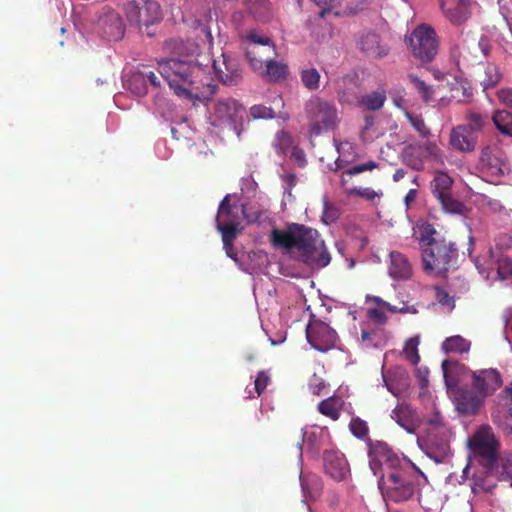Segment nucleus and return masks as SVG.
<instances>
[{
    "instance_id": "obj_55",
    "label": "nucleus",
    "mask_w": 512,
    "mask_h": 512,
    "mask_svg": "<svg viewBox=\"0 0 512 512\" xmlns=\"http://www.w3.org/2000/svg\"><path fill=\"white\" fill-rule=\"evenodd\" d=\"M434 289L435 298L441 305L451 306L452 308L454 307V300L445 289L439 286H436Z\"/></svg>"
},
{
    "instance_id": "obj_11",
    "label": "nucleus",
    "mask_w": 512,
    "mask_h": 512,
    "mask_svg": "<svg viewBox=\"0 0 512 512\" xmlns=\"http://www.w3.org/2000/svg\"><path fill=\"white\" fill-rule=\"evenodd\" d=\"M356 49L368 59H383L390 53L389 43L373 29H364L355 35Z\"/></svg>"
},
{
    "instance_id": "obj_32",
    "label": "nucleus",
    "mask_w": 512,
    "mask_h": 512,
    "mask_svg": "<svg viewBox=\"0 0 512 512\" xmlns=\"http://www.w3.org/2000/svg\"><path fill=\"white\" fill-rule=\"evenodd\" d=\"M126 87L137 97L145 96L147 94L145 72H133L126 81Z\"/></svg>"
},
{
    "instance_id": "obj_35",
    "label": "nucleus",
    "mask_w": 512,
    "mask_h": 512,
    "mask_svg": "<svg viewBox=\"0 0 512 512\" xmlns=\"http://www.w3.org/2000/svg\"><path fill=\"white\" fill-rule=\"evenodd\" d=\"M391 417L404 429L410 431L412 425L413 411L409 405L399 404L392 411Z\"/></svg>"
},
{
    "instance_id": "obj_39",
    "label": "nucleus",
    "mask_w": 512,
    "mask_h": 512,
    "mask_svg": "<svg viewBox=\"0 0 512 512\" xmlns=\"http://www.w3.org/2000/svg\"><path fill=\"white\" fill-rule=\"evenodd\" d=\"M301 82L309 90H317L320 84V73L315 68L303 69L300 72Z\"/></svg>"
},
{
    "instance_id": "obj_7",
    "label": "nucleus",
    "mask_w": 512,
    "mask_h": 512,
    "mask_svg": "<svg viewBox=\"0 0 512 512\" xmlns=\"http://www.w3.org/2000/svg\"><path fill=\"white\" fill-rule=\"evenodd\" d=\"M305 113L310 122V132L320 135L323 129H333L339 118L335 104L313 96L305 104Z\"/></svg>"
},
{
    "instance_id": "obj_43",
    "label": "nucleus",
    "mask_w": 512,
    "mask_h": 512,
    "mask_svg": "<svg viewBox=\"0 0 512 512\" xmlns=\"http://www.w3.org/2000/svg\"><path fill=\"white\" fill-rule=\"evenodd\" d=\"M376 167H377V164L374 161H368L366 163L358 164V165H355V166L347 169L341 175V185H342V187L346 188V184L348 182V179L346 178L347 176L351 177L353 175H357V174L363 173L365 171H371V170H373Z\"/></svg>"
},
{
    "instance_id": "obj_8",
    "label": "nucleus",
    "mask_w": 512,
    "mask_h": 512,
    "mask_svg": "<svg viewBox=\"0 0 512 512\" xmlns=\"http://www.w3.org/2000/svg\"><path fill=\"white\" fill-rule=\"evenodd\" d=\"M477 170L493 180H498L512 172L506 153L495 145H486L480 151Z\"/></svg>"
},
{
    "instance_id": "obj_57",
    "label": "nucleus",
    "mask_w": 512,
    "mask_h": 512,
    "mask_svg": "<svg viewBox=\"0 0 512 512\" xmlns=\"http://www.w3.org/2000/svg\"><path fill=\"white\" fill-rule=\"evenodd\" d=\"M316 5L323 7L320 12L321 16H324L326 13L330 12L334 7H338L341 5L343 0H312Z\"/></svg>"
},
{
    "instance_id": "obj_40",
    "label": "nucleus",
    "mask_w": 512,
    "mask_h": 512,
    "mask_svg": "<svg viewBox=\"0 0 512 512\" xmlns=\"http://www.w3.org/2000/svg\"><path fill=\"white\" fill-rule=\"evenodd\" d=\"M264 67L266 69H263V71L269 76L271 80L278 81L284 79L286 76V66L280 62L274 61L273 58H270Z\"/></svg>"
},
{
    "instance_id": "obj_10",
    "label": "nucleus",
    "mask_w": 512,
    "mask_h": 512,
    "mask_svg": "<svg viewBox=\"0 0 512 512\" xmlns=\"http://www.w3.org/2000/svg\"><path fill=\"white\" fill-rule=\"evenodd\" d=\"M244 108L235 99H219L209 117L210 124L215 128L238 132V124L242 121Z\"/></svg>"
},
{
    "instance_id": "obj_13",
    "label": "nucleus",
    "mask_w": 512,
    "mask_h": 512,
    "mask_svg": "<svg viewBox=\"0 0 512 512\" xmlns=\"http://www.w3.org/2000/svg\"><path fill=\"white\" fill-rule=\"evenodd\" d=\"M309 344L320 352H327L336 345L337 333L328 324L320 320L311 321L306 328Z\"/></svg>"
},
{
    "instance_id": "obj_4",
    "label": "nucleus",
    "mask_w": 512,
    "mask_h": 512,
    "mask_svg": "<svg viewBox=\"0 0 512 512\" xmlns=\"http://www.w3.org/2000/svg\"><path fill=\"white\" fill-rule=\"evenodd\" d=\"M418 240L424 271L429 275L445 276L457 260L458 252L454 243L440 238L430 223L419 227Z\"/></svg>"
},
{
    "instance_id": "obj_44",
    "label": "nucleus",
    "mask_w": 512,
    "mask_h": 512,
    "mask_svg": "<svg viewBox=\"0 0 512 512\" xmlns=\"http://www.w3.org/2000/svg\"><path fill=\"white\" fill-rule=\"evenodd\" d=\"M240 223L216 224V229L221 233L222 242H233L239 234Z\"/></svg>"
},
{
    "instance_id": "obj_50",
    "label": "nucleus",
    "mask_w": 512,
    "mask_h": 512,
    "mask_svg": "<svg viewBox=\"0 0 512 512\" xmlns=\"http://www.w3.org/2000/svg\"><path fill=\"white\" fill-rule=\"evenodd\" d=\"M346 191H347L348 195L359 196V197L364 198L370 202H373L376 198H380V196H381V193H377L376 191H374L372 188H369V187H367V188L353 187L350 189L346 188Z\"/></svg>"
},
{
    "instance_id": "obj_30",
    "label": "nucleus",
    "mask_w": 512,
    "mask_h": 512,
    "mask_svg": "<svg viewBox=\"0 0 512 512\" xmlns=\"http://www.w3.org/2000/svg\"><path fill=\"white\" fill-rule=\"evenodd\" d=\"M386 92L383 89L365 94L360 99V105L369 111L380 110L386 101Z\"/></svg>"
},
{
    "instance_id": "obj_27",
    "label": "nucleus",
    "mask_w": 512,
    "mask_h": 512,
    "mask_svg": "<svg viewBox=\"0 0 512 512\" xmlns=\"http://www.w3.org/2000/svg\"><path fill=\"white\" fill-rule=\"evenodd\" d=\"M300 482L305 501H314L320 497L323 485L319 476L315 474L301 475Z\"/></svg>"
},
{
    "instance_id": "obj_51",
    "label": "nucleus",
    "mask_w": 512,
    "mask_h": 512,
    "mask_svg": "<svg viewBox=\"0 0 512 512\" xmlns=\"http://www.w3.org/2000/svg\"><path fill=\"white\" fill-rule=\"evenodd\" d=\"M308 387L313 395L320 396L327 388V384L322 377L314 373L309 379Z\"/></svg>"
},
{
    "instance_id": "obj_34",
    "label": "nucleus",
    "mask_w": 512,
    "mask_h": 512,
    "mask_svg": "<svg viewBox=\"0 0 512 512\" xmlns=\"http://www.w3.org/2000/svg\"><path fill=\"white\" fill-rule=\"evenodd\" d=\"M492 120L501 134L512 137V112L498 110L494 113Z\"/></svg>"
},
{
    "instance_id": "obj_45",
    "label": "nucleus",
    "mask_w": 512,
    "mask_h": 512,
    "mask_svg": "<svg viewBox=\"0 0 512 512\" xmlns=\"http://www.w3.org/2000/svg\"><path fill=\"white\" fill-rule=\"evenodd\" d=\"M405 117L421 137H427L428 135H430V129L426 126L424 119L421 115L413 114L406 111Z\"/></svg>"
},
{
    "instance_id": "obj_52",
    "label": "nucleus",
    "mask_w": 512,
    "mask_h": 512,
    "mask_svg": "<svg viewBox=\"0 0 512 512\" xmlns=\"http://www.w3.org/2000/svg\"><path fill=\"white\" fill-rule=\"evenodd\" d=\"M497 274L501 280L512 279V258H503L498 261Z\"/></svg>"
},
{
    "instance_id": "obj_64",
    "label": "nucleus",
    "mask_w": 512,
    "mask_h": 512,
    "mask_svg": "<svg viewBox=\"0 0 512 512\" xmlns=\"http://www.w3.org/2000/svg\"><path fill=\"white\" fill-rule=\"evenodd\" d=\"M374 335H375V333L373 331L362 330V332H361L362 343H364L366 345V347L373 345L372 338Z\"/></svg>"
},
{
    "instance_id": "obj_61",
    "label": "nucleus",
    "mask_w": 512,
    "mask_h": 512,
    "mask_svg": "<svg viewBox=\"0 0 512 512\" xmlns=\"http://www.w3.org/2000/svg\"><path fill=\"white\" fill-rule=\"evenodd\" d=\"M492 71L494 72V75L484 82L485 89L495 86L500 81V74L495 68L487 69V73H491Z\"/></svg>"
},
{
    "instance_id": "obj_42",
    "label": "nucleus",
    "mask_w": 512,
    "mask_h": 512,
    "mask_svg": "<svg viewBox=\"0 0 512 512\" xmlns=\"http://www.w3.org/2000/svg\"><path fill=\"white\" fill-rule=\"evenodd\" d=\"M466 119L468 123L462 124L461 126L466 127L468 131L476 133L478 135V132L482 130L485 123L487 122L488 117L483 116L482 114L477 112H468Z\"/></svg>"
},
{
    "instance_id": "obj_41",
    "label": "nucleus",
    "mask_w": 512,
    "mask_h": 512,
    "mask_svg": "<svg viewBox=\"0 0 512 512\" xmlns=\"http://www.w3.org/2000/svg\"><path fill=\"white\" fill-rule=\"evenodd\" d=\"M292 145L291 135L284 131H278L273 141V147L277 154L285 155Z\"/></svg>"
},
{
    "instance_id": "obj_58",
    "label": "nucleus",
    "mask_w": 512,
    "mask_h": 512,
    "mask_svg": "<svg viewBox=\"0 0 512 512\" xmlns=\"http://www.w3.org/2000/svg\"><path fill=\"white\" fill-rule=\"evenodd\" d=\"M498 100L512 109V88H502L497 92Z\"/></svg>"
},
{
    "instance_id": "obj_33",
    "label": "nucleus",
    "mask_w": 512,
    "mask_h": 512,
    "mask_svg": "<svg viewBox=\"0 0 512 512\" xmlns=\"http://www.w3.org/2000/svg\"><path fill=\"white\" fill-rule=\"evenodd\" d=\"M503 397L505 399V407L508 415V419L511 422L502 423L500 417L498 415L492 414V419L495 424L498 426H502L503 429L512 435V383H509L504 390L502 391Z\"/></svg>"
},
{
    "instance_id": "obj_2",
    "label": "nucleus",
    "mask_w": 512,
    "mask_h": 512,
    "mask_svg": "<svg viewBox=\"0 0 512 512\" xmlns=\"http://www.w3.org/2000/svg\"><path fill=\"white\" fill-rule=\"evenodd\" d=\"M158 72L179 97L188 99L196 106L207 105L217 90V84L199 65L176 58L162 60Z\"/></svg>"
},
{
    "instance_id": "obj_14",
    "label": "nucleus",
    "mask_w": 512,
    "mask_h": 512,
    "mask_svg": "<svg viewBox=\"0 0 512 512\" xmlns=\"http://www.w3.org/2000/svg\"><path fill=\"white\" fill-rule=\"evenodd\" d=\"M97 33L107 39L118 41L125 31L124 23L121 16L110 8H104L95 23Z\"/></svg>"
},
{
    "instance_id": "obj_20",
    "label": "nucleus",
    "mask_w": 512,
    "mask_h": 512,
    "mask_svg": "<svg viewBox=\"0 0 512 512\" xmlns=\"http://www.w3.org/2000/svg\"><path fill=\"white\" fill-rule=\"evenodd\" d=\"M477 143L478 135L468 131L464 126H455L450 131L449 145L455 151L461 153L473 152Z\"/></svg>"
},
{
    "instance_id": "obj_25",
    "label": "nucleus",
    "mask_w": 512,
    "mask_h": 512,
    "mask_svg": "<svg viewBox=\"0 0 512 512\" xmlns=\"http://www.w3.org/2000/svg\"><path fill=\"white\" fill-rule=\"evenodd\" d=\"M344 405L345 401L342 397L333 395L320 401L317 405V410L320 414L332 421H337L341 416Z\"/></svg>"
},
{
    "instance_id": "obj_56",
    "label": "nucleus",
    "mask_w": 512,
    "mask_h": 512,
    "mask_svg": "<svg viewBox=\"0 0 512 512\" xmlns=\"http://www.w3.org/2000/svg\"><path fill=\"white\" fill-rule=\"evenodd\" d=\"M248 39L250 41L249 45H261L262 47L273 45L269 37L258 35L255 31L249 32Z\"/></svg>"
},
{
    "instance_id": "obj_6",
    "label": "nucleus",
    "mask_w": 512,
    "mask_h": 512,
    "mask_svg": "<svg viewBox=\"0 0 512 512\" xmlns=\"http://www.w3.org/2000/svg\"><path fill=\"white\" fill-rule=\"evenodd\" d=\"M124 12L128 22L151 37L150 28L159 24L163 18L160 4L155 0H127Z\"/></svg>"
},
{
    "instance_id": "obj_62",
    "label": "nucleus",
    "mask_w": 512,
    "mask_h": 512,
    "mask_svg": "<svg viewBox=\"0 0 512 512\" xmlns=\"http://www.w3.org/2000/svg\"><path fill=\"white\" fill-rule=\"evenodd\" d=\"M307 444L313 449L315 452H318L321 448V443L316 438V433L311 432L307 436Z\"/></svg>"
},
{
    "instance_id": "obj_54",
    "label": "nucleus",
    "mask_w": 512,
    "mask_h": 512,
    "mask_svg": "<svg viewBox=\"0 0 512 512\" xmlns=\"http://www.w3.org/2000/svg\"><path fill=\"white\" fill-rule=\"evenodd\" d=\"M417 148L418 151L421 152L423 158L426 156L438 158L441 153L437 144L433 142H426L423 145H418Z\"/></svg>"
},
{
    "instance_id": "obj_47",
    "label": "nucleus",
    "mask_w": 512,
    "mask_h": 512,
    "mask_svg": "<svg viewBox=\"0 0 512 512\" xmlns=\"http://www.w3.org/2000/svg\"><path fill=\"white\" fill-rule=\"evenodd\" d=\"M349 429L351 433L359 438L363 439L368 436L369 428L367 423L359 417H353L349 423Z\"/></svg>"
},
{
    "instance_id": "obj_9",
    "label": "nucleus",
    "mask_w": 512,
    "mask_h": 512,
    "mask_svg": "<svg viewBox=\"0 0 512 512\" xmlns=\"http://www.w3.org/2000/svg\"><path fill=\"white\" fill-rule=\"evenodd\" d=\"M406 40L412 55L423 63L432 61L438 52L436 33L430 26H417Z\"/></svg>"
},
{
    "instance_id": "obj_5",
    "label": "nucleus",
    "mask_w": 512,
    "mask_h": 512,
    "mask_svg": "<svg viewBox=\"0 0 512 512\" xmlns=\"http://www.w3.org/2000/svg\"><path fill=\"white\" fill-rule=\"evenodd\" d=\"M421 477L425 478V475L419 468L406 463L388 474H382L378 487L386 502L403 503L419 491Z\"/></svg>"
},
{
    "instance_id": "obj_1",
    "label": "nucleus",
    "mask_w": 512,
    "mask_h": 512,
    "mask_svg": "<svg viewBox=\"0 0 512 512\" xmlns=\"http://www.w3.org/2000/svg\"><path fill=\"white\" fill-rule=\"evenodd\" d=\"M469 461L463 472L475 466L479 473L472 477L471 490L474 494L491 492L496 486L489 478L510 482L512 486V453L501 452V442L489 425L479 426L468 438Z\"/></svg>"
},
{
    "instance_id": "obj_31",
    "label": "nucleus",
    "mask_w": 512,
    "mask_h": 512,
    "mask_svg": "<svg viewBox=\"0 0 512 512\" xmlns=\"http://www.w3.org/2000/svg\"><path fill=\"white\" fill-rule=\"evenodd\" d=\"M470 347L471 342L460 335L448 337L442 343V350L445 353H467Z\"/></svg>"
},
{
    "instance_id": "obj_26",
    "label": "nucleus",
    "mask_w": 512,
    "mask_h": 512,
    "mask_svg": "<svg viewBox=\"0 0 512 512\" xmlns=\"http://www.w3.org/2000/svg\"><path fill=\"white\" fill-rule=\"evenodd\" d=\"M443 377L447 388H455L459 383V376L463 374L467 367L456 360L446 359L441 364Z\"/></svg>"
},
{
    "instance_id": "obj_3",
    "label": "nucleus",
    "mask_w": 512,
    "mask_h": 512,
    "mask_svg": "<svg viewBox=\"0 0 512 512\" xmlns=\"http://www.w3.org/2000/svg\"><path fill=\"white\" fill-rule=\"evenodd\" d=\"M270 242L275 248L296 250L299 259L313 269L324 268L331 262V255L318 231L303 224L291 223L285 230L272 229Z\"/></svg>"
},
{
    "instance_id": "obj_46",
    "label": "nucleus",
    "mask_w": 512,
    "mask_h": 512,
    "mask_svg": "<svg viewBox=\"0 0 512 512\" xmlns=\"http://www.w3.org/2000/svg\"><path fill=\"white\" fill-rule=\"evenodd\" d=\"M409 80L425 102L432 99L433 91L423 80L413 74L409 75Z\"/></svg>"
},
{
    "instance_id": "obj_12",
    "label": "nucleus",
    "mask_w": 512,
    "mask_h": 512,
    "mask_svg": "<svg viewBox=\"0 0 512 512\" xmlns=\"http://www.w3.org/2000/svg\"><path fill=\"white\" fill-rule=\"evenodd\" d=\"M370 466L376 474V469L379 468L382 474H388V472L394 471L407 461L400 459L392 449L384 442H376L370 445L369 449Z\"/></svg>"
},
{
    "instance_id": "obj_18",
    "label": "nucleus",
    "mask_w": 512,
    "mask_h": 512,
    "mask_svg": "<svg viewBox=\"0 0 512 512\" xmlns=\"http://www.w3.org/2000/svg\"><path fill=\"white\" fill-rule=\"evenodd\" d=\"M325 473L335 481H344L350 475L349 464L343 453L326 450L323 454Z\"/></svg>"
},
{
    "instance_id": "obj_49",
    "label": "nucleus",
    "mask_w": 512,
    "mask_h": 512,
    "mask_svg": "<svg viewBox=\"0 0 512 512\" xmlns=\"http://www.w3.org/2000/svg\"><path fill=\"white\" fill-rule=\"evenodd\" d=\"M269 382H270V377L267 374V372L260 371L257 374V376L255 378V381H254L255 395H253V394H251L249 392L248 398L259 397L262 394V392L266 389V387L268 386Z\"/></svg>"
},
{
    "instance_id": "obj_24",
    "label": "nucleus",
    "mask_w": 512,
    "mask_h": 512,
    "mask_svg": "<svg viewBox=\"0 0 512 512\" xmlns=\"http://www.w3.org/2000/svg\"><path fill=\"white\" fill-rule=\"evenodd\" d=\"M384 383L389 392L395 396L402 394L408 387V375L402 369L389 370L383 375Z\"/></svg>"
},
{
    "instance_id": "obj_59",
    "label": "nucleus",
    "mask_w": 512,
    "mask_h": 512,
    "mask_svg": "<svg viewBox=\"0 0 512 512\" xmlns=\"http://www.w3.org/2000/svg\"><path fill=\"white\" fill-rule=\"evenodd\" d=\"M367 316L369 319L373 320L378 324H384L387 320L385 313L378 308H370L367 311Z\"/></svg>"
},
{
    "instance_id": "obj_28",
    "label": "nucleus",
    "mask_w": 512,
    "mask_h": 512,
    "mask_svg": "<svg viewBox=\"0 0 512 512\" xmlns=\"http://www.w3.org/2000/svg\"><path fill=\"white\" fill-rule=\"evenodd\" d=\"M232 197L233 196L231 194H227L220 202L217 215L215 217L216 224L240 223V218L238 214L234 212L231 204Z\"/></svg>"
},
{
    "instance_id": "obj_22",
    "label": "nucleus",
    "mask_w": 512,
    "mask_h": 512,
    "mask_svg": "<svg viewBox=\"0 0 512 512\" xmlns=\"http://www.w3.org/2000/svg\"><path fill=\"white\" fill-rule=\"evenodd\" d=\"M388 273L395 280H407L412 276L413 270L408 258L404 254L392 251L390 253Z\"/></svg>"
},
{
    "instance_id": "obj_16",
    "label": "nucleus",
    "mask_w": 512,
    "mask_h": 512,
    "mask_svg": "<svg viewBox=\"0 0 512 512\" xmlns=\"http://www.w3.org/2000/svg\"><path fill=\"white\" fill-rule=\"evenodd\" d=\"M475 3V0H440V7L453 26H462L471 18Z\"/></svg>"
},
{
    "instance_id": "obj_17",
    "label": "nucleus",
    "mask_w": 512,
    "mask_h": 512,
    "mask_svg": "<svg viewBox=\"0 0 512 512\" xmlns=\"http://www.w3.org/2000/svg\"><path fill=\"white\" fill-rule=\"evenodd\" d=\"M502 385V378L496 369H481L472 372V386L482 397L492 395Z\"/></svg>"
},
{
    "instance_id": "obj_19",
    "label": "nucleus",
    "mask_w": 512,
    "mask_h": 512,
    "mask_svg": "<svg viewBox=\"0 0 512 512\" xmlns=\"http://www.w3.org/2000/svg\"><path fill=\"white\" fill-rule=\"evenodd\" d=\"M213 68L219 80L225 85H237L242 79L238 61L225 54L221 60H214Z\"/></svg>"
},
{
    "instance_id": "obj_15",
    "label": "nucleus",
    "mask_w": 512,
    "mask_h": 512,
    "mask_svg": "<svg viewBox=\"0 0 512 512\" xmlns=\"http://www.w3.org/2000/svg\"><path fill=\"white\" fill-rule=\"evenodd\" d=\"M452 183V178L446 172L437 171L431 182V188L443 208L448 212L456 213L460 211L462 204L451 195Z\"/></svg>"
},
{
    "instance_id": "obj_23",
    "label": "nucleus",
    "mask_w": 512,
    "mask_h": 512,
    "mask_svg": "<svg viewBox=\"0 0 512 512\" xmlns=\"http://www.w3.org/2000/svg\"><path fill=\"white\" fill-rule=\"evenodd\" d=\"M479 393L473 391H463L457 398L456 407L461 414L474 415L480 409L483 399Z\"/></svg>"
},
{
    "instance_id": "obj_53",
    "label": "nucleus",
    "mask_w": 512,
    "mask_h": 512,
    "mask_svg": "<svg viewBox=\"0 0 512 512\" xmlns=\"http://www.w3.org/2000/svg\"><path fill=\"white\" fill-rule=\"evenodd\" d=\"M339 217V210L334 205L328 203V201H324L322 220L326 224L333 223Z\"/></svg>"
},
{
    "instance_id": "obj_37",
    "label": "nucleus",
    "mask_w": 512,
    "mask_h": 512,
    "mask_svg": "<svg viewBox=\"0 0 512 512\" xmlns=\"http://www.w3.org/2000/svg\"><path fill=\"white\" fill-rule=\"evenodd\" d=\"M167 47L180 55H194L199 47L195 42H184L182 39H172L166 43Z\"/></svg>"
},
{
    "instance_id": "obj_60",
    "label": "nucleus",
    "mask_w": 512,
    "mask_h": 512,
    "mask_svg": "<svg viewBox=\"0 0 512 512\" xmlns=\"http://www.w3.org/2000/svg\"><path fill=\"white\" fill-rule=\"evenodd\" d=\"M415 375L420 382L421 388H426L429 383V369L427 367H419L416 369Z\"/></svg>"
},
{
    "instance_id": "obj_38",
    "label": "nucleus",
    "mask_w": 512,
    "mask_h": 512,
    "mask_svg": "<svg viewBox=\"0 0 512 512\" xmlns=\"http://www.w3.org/2000/svg\"><path fill=\"white\" fill-rule=\"evenodd\" d=\"M419 344H420L419 336L411 337L405 343L403 353L405 355V358L412 365H417L420 361V355L418 353Z\"/></svg>"
},
{
    "instance_id": "obj_21",
    "label": "nucleus",
    "mask_w": 512,
    "mask_h": 512,
    "mask_svg": "<svg viewBox=\"0 0 512 512\" xmlns=\"http://www.w3.org/2000/svg\"><path fill=\"white\" fill-rule=\"evenodd\" d=\"M274 45L262 47L261 45H249L246 49V57L254 71H263L264 65L275 56Z\"/></svg>"
},
{
    "instance_id": "obj_48",
    "label": "nucleus",
    "mask_w": 512,
    "mask_h": 512,
    "mask_svg": "<svg viewBox=\"0 0 512 512\" xmlns=\"http://www.w3.org/2000/svg\"><path fill=\"white\" fill-rule=\"evenodd\" d=\"M250 115L253 119H273L276 117V112L271 107L259 104L250 108Z\"/></svg>"
},
{
    "instance_id": "obj_63",
    "label": "nucleus",
    "mask_w": 512,
    "mask_h": 512,
    "mask_svg": "<svg viewBox=\"0 0 512 512\" xmlns=\"http://www.w3.org/2000/svg\"><path fill=\"white\" fill-rule=\"evenodd\" d=\"M145 77H146V83L149 82L155 88L160 87V80L154 72H152V71L145 72Z\"/></svg>"
},
{
    "instance_id": "obj_29",
    "label": "nucleus",
    "mask_w": 512,
    "mask_h": 512,
    "mask_svg": "<svg viewBox=\"0 0 512 512\" xmlns=\"http://www.w3.org/2000/svg\"><path fill=\"white\" fill-rule=\"evenodd\" d=\"M269 0H245V7L256 20L267 21L271 15Z\"/></svg>"
},
{
    "instance_id": "obj_36",
    "label": "nucleus",
    "mask_w": 512,
    "mask_h": 512,
    "mask_svg": "<svg viewBox=\"0 0 512 512\" xmlns=\"http://www.w3.org/2000/svg\"><path fill=\"white\" fill-rule=\"evenodd\" d=\"M403 160L413 170L419 171L423 168V157L417 145H409L404 149Z\"/></svg>"
}]
</instances>
